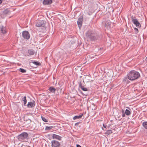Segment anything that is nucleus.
Segmentation results:
<instances>
[{"mask_svg":"<svg viewBox=\"0 0 147 147\" xmlns=\"http://www.w3.org/2000/svg\"><path fill=\"white\" fill-rule=\"evenodd\" d=\"M131 21L134 24H135L138 28L141 27V25L138 20L135 19V17H131Z\"/></svg>","mask_w":147,"mask_h":147,"instance_id":"39448f33","label":"nucleus"},{"mask_svg":"<svg viewBox=\"0 0 147 147\" xmlns=\"http://www.w3.org/2000/svg\"><path fill=\"white\" fill-rule=\"evenodd\" d=\"M125 114L127 115H130L131 113L130 111L127 109H126L125 110Z\"/></svg>","mask_w":147,"mask_h":147,"instance_id":"6ab92c4d","label":"nucleus"},{"mask_svg":"<svg viewBox=\"0 0 147 147\" xmlns=\"http://www.w3.org/2000/svg\"><path fill=\"white\" fill-rule=\"evenodd\" d=\"M134 29L135 32V33L137 34L139 32L138 29L136 28H134Z\"/></svg>","mask_w":147,"mask_h":147,"instance_id":"cd10ccee","label":"nucleus"},{"mask_svg":"<svg viewBox=\"0 0 147 147\" xmlns=\"http://www.w3.org/2000/svg\"><path fill=\"white\" fill-rule=\"evenodd\" d=\"M111 23L109 20L107 21L105 23V26L108 29L111 28Z\"/></svg>","mask_w":147,"mask_h":147,"instance_id":"9b49d317","label":"nucleus"},{"mask_svg":"<svg viewBox=\"0 0 147 147\" xmlns=\"http://www.w3.org/2000/svg\"><path fill=\"white\" fill-rule=\"evenodd\" d=\"M107 134H111L112 133V131L111 130H109L107 131Z\"/></svg>","mask_w":147,"mask_h":147,"instance_id":"a878e982","label":"nucleus"},{"mask_svg":"<svg viewBox=\"0 0 147 147\" xmlns=\"http://www.w3.org/2000/svg\"><path fill=\"white\" fill-rule=\"evenodd\" d=\"M31 62L32 63L36 65H39L40 64V63L37 61H32Z\"/></svg>","mask_w":147,"mask_h":147,"instance_id":"5701e85b","label":"nucleus"},{"mask_svg":"<svg viewBox=\"0 0 147 147\" xmlns=\"http://www.w3.org/2000/svg\"><path fill=\"white\" fill-rule=\"evenodd\" d=\"M49 90L50 92L53 93H55L56 91V89L52 86L50 87Z\"/></svg>","mask_w":147,"mask_h":147,"instance_id":"2eb2a0df","label":"nucleus"},{"mask_svg":"<svg viewBox=\"0 0 147 147\" xmlns=\"http://www.w3.org/2000/svg\"><path fill=\"white\" fill-rule=\"evenodd\" d=\"M42 120L44 122H47V120L46 118L42 116Z\"/></svg>","mask_w":147,"mask_h":147,"instance_id":"393cba45","label":"nucleus"},{"mask_svg":"<svg viewBox=\"0 0 147 147\" xmlns=\"http://www.w3.org/2000/svg\"><path fill=\"white\" fill-rule=\"evenodd\" d=\"M91 78L90 76H88L85 78V80L86 82H90L93 81L92 80H91Z\"/></svg>","mask_w":147,"mask_h":147,"instance_id":"4468645a","label":"nucleus"},{"mask_svg":"<svg viewBox=\"0 0 147 147\" xmlns=\"http://www.w3.org/2000/svg\"><path fill=\"white\" fill-rule=\"evenodd\" d=\"M34 51L32 49H30L28 50V53L29 54L28 55H33L34 53Z\"/></svg>","mask_w":147,"mask_h":147,"instance_id":"ddd939ff","label":"nucleus"},{"mask_svg":"<svg viewBox=\"0 0 147 147\" xmlns=\"http://www.w3.org/2000/svg\"><path fill=\"white\" fill-rule=\"evenodd\" d=\"M76 147H81V146L79 144H77Z\"/></svg>","mask_w":147,"mask_h":147,"instance_id":"7c9ffc66","label":"nucleus"},{"mask_svg":"<svg viewBox=\"0 0 147 147\" xmlns=\"http://www.w3.org/2000/svg\"><path fill=\"white\" fill-rule=\"evenodd\" d=\"M35 105V102L34 100H33L32 102H28L27 105L28 108H32L34 107Z\"/></svg>","mask_w":147,"mask_h":147,"instance_id":"1a4fd4ad","label":"nucleus"},{"mask_svg":"<svg viewBox=\"0 0 147 147\" xmlns=\"http://www.w3.org/2000/svg\"><path fill=\"white\" fill-rule=\"evenodd\" d=\"M125 113L124 111L123 110H122V116L123 117H125Z\"/></svg>","mask_w":147,"mask_h":147,"instance_id":"c85d7f7f","label":"nucleus"},{"mask_svg":"<svg viewBox=\"0 0 147 147\" xmlns=\"http://www.w3.org/2000/svg\"><path fill=\"white\" fill-rule=\"evenodd\" d=\"M22 100L23 101L24 105H26L27 103V100L26 96H24L22 98Z\"/></svg>","mask_w":147,"mask_h":147,"instance_id":"dca6fc26","label":"nucleus"},{"mask_svg":"<svg viewBox=\"0 0 147 147\" xmlns=\"http://www.w3.org/2000/svg\"><path fill=\"white\" fill-rule=\"evenodd\" d=\"M53 127V126H46L45 127V130H50V129H52Z\"/></svg>","mask_w":147,"mask_h":147,"instance_id":"412c9836","label":"nucleus"},{"mask_svg":"<svg viewBox=\"0 0 147 147\" xmlns=\"http://www.w3.org/2000/svg\"><path fill=\"white\" fill-rule=\"evenodd\" d=\"M51 143L52 147H59L60 146L59 142L56 140H52Z\"/></svg>","mask_w":147,"mask_h":147,"instance_id":"0eeeda50","label":"nucleus"},{"mask_svg":"<svg viewBox=\"0 0 147 147\" xmlns=\"http://www.w3.org/2000/svg\"><path fill=\"white\" fill-rule=\"evenodd\" d=\"M28 134L26 132H24L18 135L17 136L18 140L21 142H23L25 139H27Z\"/></svg>","mask_w":147,"mask_h":147,"instance_id":"7ed1b4c3","label":"nucleus"},{"mask_svg":"<svg viewBox=\"0 0 147 147\" xmlns=\"http://www.w3.org/2000/svg\"><path fill=\"white\" fill-rule=\"evenodd\" d=\"M2 0H0V3L1 4L2 3Z\"/></svg>","mask_w":147,"mask_h":147,"instance_id":"f704fd0d","label":"nucleus"},{"mask_svg":"<svg viewBox=\"0 0 147 147\" xmlns=\"http://www.w3.org/2000/svg\"><path fill=\"white\" fill-rule=\"evenodd\" d=\"M86 38L88 42H95L99 40V36L94 30H89L85 33Z\"/></svg>","mask_w":147,"mask_h":147,"instance_id":"f257e3e1","label":"nucleus"},{"mask_svg":"<svg viewBox=\"0 0 147 147\" xmlns=\"http://www.w3.org/2000/svg\"><path fill=\"white\" fill-rule=\"evenodd\" d=\"M22 36L24 39L27 40L29 39L30 37L29 32L26 31H24L22 32Z\"/></svg>","mask_w":147,"mask_h":147,"instance_id":"423d86ee","label":"nucleus"},{"mask_svg":"<svg viewBox=\"0 0 147 147\" xmlns=\"http://www.w3.org/2000/svg\"><path fill=\"white\" fill-rule=\"evenodd\" d=\"M83 115V114H82L81 115H79V116H75L73 118V119L74 120L79 119L80 118H81L82 116Z\"/></svg>","mask_w":147,"mask_h":147,"instance_id":"a211bd4d","label":"nucleus"},{"mask_svg":"<svg viewBox=\"0 0 147 147\" xmlns=\"http://www.w3.org/2000/svg\"><path fill=\"white\" fill-rule=\"evenodd\" d=\"M52 2V0H44L43 1V4L45 5L51 4Z\"/></svg>","mask_w":147,"mask_h":147,"instance_id":"9d476101","label":"nucleus"},{"mask_svg":"<svg viewBox=\"0 0 147 147\" xmlns=\"http://www.w3.org/2000/svg\"><path fill=\"white\" fill-rule=\"evenodd\" d=\"M79 122H77V123H75V125H78L79 124Z\"/></svg>","mask_w":147,"mask_h":147,"instance_id":"473e14b6","label":"nucleus"},{"mask_svg":"<svg viewBox=\"0 0 147 147\" xmlns=\"http://www.w3.org/2000/svg\"><path fill=\"white\" fill-rule=\"evenodd\" d=\"M83 20V16H81L78 19L77 21L78 25L80 29L82 25V21Z\"/></svg>","mask_w":147,"mask_h":147,"instance_id":"6e6552de","label":"nucleus"},{"mask_svg":"<svg viewBox=\"0 0 147 147\" xmlns=\"http://www.w3.org/2000/svg\"><path fill=\"white\" fill-rule=\"evenodd\" d=\"M103 126L104 128H106L107 126V125L106 124H103Z\"/></svg>","mask_w":147,"mask_h":147,"instance_id":"c756f323","label":"nucleus"},{"mask_svg":"<svg viewBox=\"0 0 147 147\" xmlns=\"http://www.w3.org/2000/svg\"><path fill=\"white\" fill-rule=\"evenodd\" d=\"M142 125L145 129H147V121L143 122Z\"/></svg>","mask_w":147,"mask_h":147,"instance_id":"aec40b11","label":"nucleus"},{"mask_svg":"<svg viewBox=\"0 0 147 147\" xmlns=\"http://www.w3.org/2000/svg\"><path fill=\"white\" fill-rule=\"evenodd\" d=\"M140 77V73L138 71L134 70L130 71L127 74V78L123 79V82H126L128 83L129 81L127 80V78L129 80L133 81L136 80Z\"/></svg>","mask_w":147,"mask_h":147,"instance_id":"f03ea898","label":"nucleus"},{"mask_svg":"<svg viewBox=\"0 0 147 147\" xmlns=\"http://www.w3.org/2000/svg\"><path fill=\"white\" fill-rule=\"evenodd\" d=\"M81 89L84 91H86L88 90L87 88H85L84 86L81 88Z\"/></svg>","mask_w":147,"mask_h":147,"instance_id":"bb28decb","label":"nucleus"},{"mask_svg":"<svg viewBox=\"0 0 147 147\" xmlns=\"http://www.w3.org/2000/svg\"><path fill=\"white\" fill-rule=\"evenodd\" d=\"M78 84H79V87L81 89L84 86L82 85L81 82H79Z\"/></svg>","mask_w":147,"mask_h":147,"instance_id":"b1692460","label":"nucleus"},{"mask_svg":"<svg viewBox=\"0 0 147 147\" xmlns=\"http://www.w3.org/2000/svg\"><path fill=\"white\" fill-rule=\"evenodd\" d=\"M52 137L53 138L59 140H61V139L62 138V137L61 136L54 134H53Z\"/></svg>","mask_w":147,"mask_h":147,"instance_id":"f8f14e48","label":"nucleus"},{"mask_svg":"<svg viewBox=\"0 0 147 147\" xmlns=\"http://www.w3.org/2000/svg\"><path fill=\"white\" fill-rule=\"evenodd\" d=\"M1 99H0V105H1Z\"/></svg>","mask_w":147,"mask_h":147,"instance_id":"72a5a7b5","label":"nucleus"},{"mask_svg":"<svg viewBox=\"0 0 147 147\" xmlns=\"http://www.w3.org/2000/svg\"><path fill=\"white\" fill-rule=\"evenodd\" d=\"M88 14L89 15H90L92 13V12H90V13L88 12Z\"/></svg>","mask_w":147,"mask_h":147,"instance_id":"2f4dec72","label":"nucleus"},{"mask_svg":"<svg viewBox=\"0 0 147 147\" xmlns=\"http://www.w3.org/2000/svg\"><path fill=\"white\" fill-rule=\"evenodd\" d=\"M0 28L1 32L5 34L6 33V31L5 27H4L3 26H2Z\"/></svg>","mask_w":147,"mask_h":147,"instance_id":"f3484780","label":"nucleus"},{"mask_svg":"<svg viewBox=\"0 0 147 147\" xmlns=\"http://www.w3.org/2000/svg\"><path fill=\"white\" fill-rule=\"evenodd\" d=\"M45 25V22L44 21L37 20L36 23V26L37 27H44Z\"/></svg>","mask_w":147,"mask_h":147,"instance_id":"20e7f679","label":"nucleus"},{"mask_svg":"<svg viewBox=\"0 0 147 147\" xmlns=\"http://www.w3.org/2000/svg\"><path fill=\"white\" fill-rule=\"evenodd\" d=\"M19 71L22 73H24L26 72V70L23 68H20L19 69Z\"/></svg>","mask_w":147,"mask_h":147,"instance_id":"4be33fe9","label":"nucleus"}]
</instances>
